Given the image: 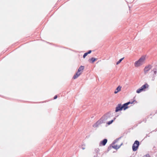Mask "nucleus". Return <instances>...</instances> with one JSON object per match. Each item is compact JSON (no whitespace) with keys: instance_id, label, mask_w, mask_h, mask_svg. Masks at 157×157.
Here are the masks:
<instances>
[{"instance_id":"1","label":"nucleus","mask_w":157,"mask_h":157,"mask_svg":"<svg viewBox=\"0 0 157 157\" xmlns=\"http://www.w3.org/2000/svg\"><path fill=\"white\" fill-rule=\"evenodd\" d=\"M111 117V114L109 113H107L104 115L102 118L98 121L96 123L93 124V127L96 128L99 125L103 123H105L107 122V124L110 125L113 121L112 120L110 121H108L110 120Z\"/></svg>"},{"instance_id":"2","label":"nucleus","mask_w":157,"mask_h":157,"mask_svg":"<svg viewBox=\"0 0 157 157\" xmlns=\"http://www.w3.org/2000/svg\"><path fill=\"white\" fill-rule=\"evenodd\" d=\"M146 56H143L137 60L134 63V66L136 67H138L144 64L146 59Z\"/></svg>"},{"instance_id":"3","label":"nucleus","mask_w":157,"mask_h":157,"mask_svg":"<svg viewBox=\"0 0 157 157\" xmlns=\"http://www.w3.org/2000/svg\"><path fill=\"white\" fill-rule=\"evenodd\" d=\"M140 145V143L138 141L136 140L135 141L132 145V148L133 151H136Z\"/></svg>"},{"instance_id":"4","label":"nucleus","mask_w":157,"mask_h":157,"mask_svg":"<svg viewBox=\"0 0 157 157\" xmlns=\"http://www.w3.org/2000/svg\"><path fill=\"white\" fill-rule=\"evenodd\" d=\"M151 66L149 65L147 66H146L144 69V72L145 74H146L149 70L151 68Z\"/></svg>"},{"instance_id":"5","label":"nucleus","mask_w":157,"mask_h":157,"mask_svg":"<svg viewBox=\"0 0 157 157\" xmlns=\"http://www.w3.org/2000/svg\"><path fill=\"white\" fill-rule=\"evenodd\" d=\"M130 103H131L130 102H128L124 104L123 105H122V109H123L124 110H125L126 109L128 108V105Z\"/></svg>"},{"instance_id":"6","label":"nucleus","mask_w":157,"mask_h":157,"mask_svg":"<svg viewBox=\"0 0 157 157\" xmlns=\"http://www.w3.org/2000/svg\"><path fill=\"white\" fill-rule=\"evenodd\" d=\"M122 105L121 104H118L117 106L116 107L115 111L117 112L120 110H122Z\"/></svg>"},{"instance_id":"7","label":"nucleus","mask_w":157,"mask_h":157,"mask_svg":"<svg viewBox=\"0 0 157 157\" xmlns=\"http://www.w3.org/2000/svg\"><path fill=\"white\" fill-rule=\"evenodd\" d=\"M107 141L106 139H104L103 140L101 141L99 144V145L101 146L102 145L104 146L105 145Z\"/></svg>"},{"instance_id":"8","label":"nucleus","mask_w":157,"mask_h":157,"mask_svg":"<svg viewBox=\"0 0 157 157\" xmlns=\"http://www.w3.org/2000/svg\"><path fill=\"white\" fill-rule=\"evenodd\" d=\"M81 74V72L79 73L78 72H77L74 75L73 77V78L74 79H75L77 78Z\"/></svg>"},{"instance_id":"9","label":"nucleus","mask_w":157,"mask_h":157,"mask_svg":"<svg viewBox=\"0 0 157 157\" xmlns=\"http://www.w3.org/2000/svg\"><path fill=\"white\" fill-rule=\"evenodd\" d=\"M121 86H118L117 89L115 90L114 91V93L116 94L119 91H120L121 90Z\"/></svg>"},{"instance_id":"10","label":"nucleus","mask_w":157,"mask_h":157,"mask_svg":"<svg viewBox=\"0 0 157 157\" xmlns=\"http://www.w3.org/2000/svg\"><path fill=\"white\" fill-rule=\"evenodd\" d=\"M148 86H149L148 85L147 83H146L144 85H143L141 87V88L143 90H144L146 88H147L148 87Z\"/></svg>"},{"instance_id":"11","label":"nucleus","mask_w":157,"mask_h":157,"mask_svg":"<svg viewBox=\"0 0 157 157\" xmlns=\"http://www.w3.org/2000/svg\"><path fill=\"white\" fill-rule=\"evenodd\" d=\"M84 69V66H81L78 68V72L79 73H80L81 72V73H82V71Z\"/></svg>"},{"instance_id":"12","label":"nucleus","mask_w":157,"mask_h":157,"mask_svg":"<svg viewBox=\"0 0 157 157\" xmlns=\"http://www.w3.org/2000/svg\"><path fill=\"white\" fill-rule=\"evenodd\" d=\"M122 144H121L120 146H117V145H114L112 147L114 149H118L120 147H121V145Z\"/></svg>"},{"instance_id":"13","label":"nucleus","mask_w":157,"mask_h":157,"mask_svg":"<svg viewBox=\"0 0 157 157\" xmlns=\"http://www.w3.org/2000/svg\"><path fill=\"white\" fill-rule=\"evenodd\" d=\"M143 91V90L140 87V89H139L137 90H136V92L138 93H140Z\"/></svg>"},{"instance_id":"14","label":"nucleus","mask_w":157,"mask_h":157,"mask_svg":"<svg viewBox=\"0 0 157 157\" xmlns=\"http://www.w3.org/2000/svg\"><path fill=\"white\" fill-rule=\"evenodd\" d=\"M90 59L92 61V63H93L95 60L97 59L94 58L92 57Z\"/></svg>"},{"instance_id":"15","label":"nucleus","mask_w":157,"mask_h":157,"mask_svg":"<svg viewBox=\"0 0 157 157\" xmlns=\"http://www.w3.org/2000/svg\"><path fill=\"white\" fill-rule=\"evenodd\" d=\"M124 59V58H121V59H120L118 61H117V65H118V64H119L123 60V59Z\"/></svg>"},{"instance_id":"16","label":"nucleus","mask_w":157,"mask_h":157,"mask_svg":"<svg viewBox=\"0 0 157 157\" xmlns=\"http://www.w3.org/2000/svg\"><path fill=\"white\" fill-rule=\"evenodd\" d=\"M157 69L156 68H154L153 69L154 73V74L155 75L157 73Z\"/></svg>"},{"instance_id":"17","label":"nucleus","mask_w":157,"mask_h":157,"mask_svg":"<svg viewBox=\"0 0 157 157\" xmlns=\"http://www.w3.org/2000/svg\"><path fill=\"white\" fill-rule=\"evenodd\" d=\"M87 53H85L84 54L83 56V58H85V57H86V56L87 55Z\"/></svg>"},{"instance_id":"18","label":"nucleus","mask_w":157,"mask_h":157,"mask_svg":"<svg viewBox=\"0 0 157 157\" xmlns=\"http://www.w3.org/2000/svg\"><path fill=\"white\" fill-rule=\"evenodd\" d=\"M143 157H150V156L148 154H147L144 155Z\"/></svg>"},{"instance_id":"19","label":"nucleus","mask_w":157,"mask_h":157,"mask_svg":"<svg viewBox=\"0 0 157 157\" xmlns=\"http://www.w3.org/2000/svg\"><path fill=\"white\" fill-rule=\"evenodd\" d=\"M91 52V50H89L87 52H86V53H87V54H90Z\"/></svg>"},{"instance_id":"20","label":"nucleus","mask_w":157,"mask_h":157,"mask_svg":"<svg viewBox=\"0 0 157 157\" xmlns=\"http://www.w3.org/2000/svg\"><path fill=\"white\" fill-rule=\"evenodd\" d=\"M57 98V95H56V96H54V99H56V98Z\"/></svg>"},{"instance_id":"21","label":"nucleus","mask_w":157,"mask_h":157,"mask_svg":"<svg viewBox=\"0 0 157 157\" xmlns=\"http://www.w3.org/2000/svg\"><path fill=\"white\" fill-rule=\"evenodd\" d=\"M82 148L83 150H84L85 149V147H82Z\"/></svg>"}]
</instances>
